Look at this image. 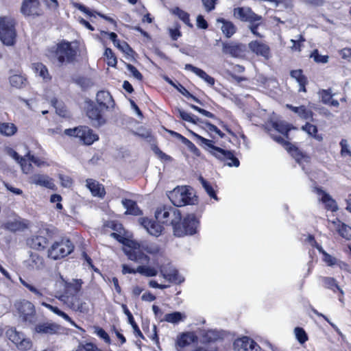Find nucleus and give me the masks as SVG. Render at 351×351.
I'll return each mask as SVG.
<instances>
[{
	"instance_id": "1",
	"label": "nucleus",
	"mask_w": 351,
	"mask_h": 351,
	"mask_svg": "<svg viewBox=\"0 0 351 351\" xmlns=\"http://www.w3.org/2000/svg\"><path fill=\"white\" fill-rule=\"evenodd\" d=\"M128 258L139 264H147L150 258L145 252L156 256L161 254L160 246L154 242L143 241L140 243L128 241L127 247L124 249Z\"/></svg>"
},
{
	"instance_id": "2",
	"label": "nucleus",
	"mask_w": 351,
	"mask_h": 351,
	"mask_svg": "<svg viewBox=\"0 0 351 351\" xmlns=\"http://www.w3.org/2000/svg\"><path fill=\"white\" fill-rule=\"evenodd\" d=\"M193 135L199 141L200 146L210 154L220 160H226V165L229 167H238L240 165L239 159L234 155L233 152L225 150L219 147L215 146L212 140L207 139L202 136L193 132Z\"/></svg>"
},
{
	"instance_id": "3",
	"label": "nucleus",
	"mask_w": 351,
	"mask_h": 351,
	"mask_svg": "<svg viewBox=\"0 0 351 351\" xmlns=\"http://www.w3.org/2000/svg\"><path fill=\"white\" fill-rule=\"evenodd\" d=\"M168 197L171 203L177 207L195 204L197 202V197L193 189L188 186L176 187L169 192Z\"/></svg>"
},
{
	"instance_id": "4",
	"label": "nucleus",
	"mask_w": 351,
	"mask_h": 351,
	"mask_svg": "<svg viewBox=\"0 0 351 351\" xmlns=\"http://www.w3.org/2000/svg\"><path fill=\"white\" fill-rule=\"evenodd\" d=\"M47 55L51 59H57L60 64L71 62L76 55V51L69 42H62L47 50Z\"/></svg>"
},
{
	"instance_id": "5",
	"label": "nucleus",
	"mask_w": 351,
	"mask_h": 351,
	"mask_svg": "<svg viewBox=\"0 0 351 351\" xmlns=\"http://www.w3.org/2000/svg\"><path fill=\"white\" fill-rule=\"evenodd\" d=\"M199 221L193 214L187 215L183 219V221L176 223L173 227L174 234L177 237H183L184 235H193L197 231Z\"/></svg>"
},
{
	"instance_id": "6",
	"label": "nucleus",
	"mask_w": 351,
	"mask_h": 351,
	"mask_svg": "<svg viewBox=\"0 0 351 351\" xmlns=\"http://www.w3.org/2000/svg\"><path fill=\"white\" fill-rule=\"evenodd\" d=\"M155 217L159 222L162 223H169L173 228L176 223L180 221L181 214L176 208L163 206L156 209Z\"/></svg>"
},
{
	"instance_id": "7",
	"label": "nucleus",
	"mask_w": 351,
	"mask_h": 351,
	"mask_svg": "<svg viewBox=\"0 0 351 351\" xmlns=\"http://www.w3.org/2000/svg\"><path fill=\"white\" fill-rule=\"evenodd\" d=\"M15 38L14 20L10 17H0V39L2 43L6 45H12Z\"/></svg>"
},
{
	"instance_id": "8",
	"label": "nucleus",
	"mask_w": 351,
	"mask_h": 351,
	"mask_svg": "<svg viewBox=\"0 0 351 351\" xmlns=\"http://www.w3.org/2000/svg\"><path fill=\"white\" fill-rule=\"evenodd\" d=\"M64 134L67 136H75L80 138L84 144L87 145H92L99 139L98 135L94 133L93 130L84 125H81L73 129H66Z\"/></svg>"
},
{
	"instance_id": "9",
	"label": "nucleus",
	"mask_w": 351,
	"mask_h": 351,
	"mask_svg": "<svg viewBox=\"0 0 351 351\" xmlns=\"http://www.w3.org/2000/svg\"><path fill=\"white\" fill-rule=\"evenodd\" d=\"M73 245L69 240H62L54 243L48 251V256L53 260L64 258L73 250Z\"/></svg>"
},
{
	"instance_id": "10",
	"label": "nucleus",
	"mask_w": 351,
	"mask_h": 351,
	"mask_svg": "<svg viewBox=\"0 0 351 351\" xmlns=\"http://www.w3.org/2000/svg\"><path fill=\"white\" fill-rule=\"evenodd\" d=\"M5 335L19 350H27L32 346V341L26 338L23 332L17 331L14 328H8L5 332Z\"/></svg>"
},
{
	"instance_id": "11",
	"label": "nucleus",
	"mask_w": 351,
	"mask_h": 351,
	"mask_svg": "<svg viewBox=\"0 0 351 351\" xmlns=\"http://www.w3.org/2000/svg\"><path fill=\"white\" fill-rule=\"evenodd\" d=\"M268 132L269 133L270 136L273 138L274 141L277 142L279 144H281L287 152L292 155V156L295 159V160L298 163H301V160H304V161H308V158L304 157L302 153L298 150L297 147L294 145H291L287 141L284 139L282 136H276L271 133V130L268 129Z\"/></svg>"
},
{
	"instance_id": "12",
	"label": "nucleus",
	"mask_w": 351,
	"mask_h": 351,
	"mask_svg": "<svg viewBox=\"0 0 351 351\" xmlns=\"http://www.w3.org/2000/svg\"><path fill=\"white\" fill-rule=\"evenodd\" d=\"M62 327L55 322H44L34 326V332L41 335L49 336L62 333Z\"/></svg>"
},
{
	"instance_id": "13",
	"label": "nucleus",
	"mask_w": 351,
	"mask_h": 351,
	"mask_svg": "<svg viewBox=\"0 0 351 351\" xmlns=\"http://www.w3.org/2000/svg\"><path fill=\"white\" fill-rule=\"evenodd\" d=\"M21 317L25 322L32 324L35 321L36 311L34 305L29 301L23 300L18 306Z\"/></svg>"
},
{
	"instance_id": "14",
	"label": "nucleus",
	"mask_w": 351,
	"mask_h": 351,
	"mask_svg": "<svg viewBox=\"0 0 351 351\" xmlns=\"http://www.w3.org/2000/svg\"><path fill=\"white\" fill-rule=\"evenodd\" d=\"M234 16L242 21L256 23L261 21L262 17L255 14L251 8L248 7L237 8L234 9Z\"/></svg>"
},
{
	"instance_id": "15",
	"label": "nucleus",
	"mask_w": 351,
	"mask_h": 351,
	"mask_svg": "<svg viewBox=\"0 0 351 351\" xmlns=\"http://www.w3.org/2000/svg\"><path fill=\"white\" fill-rule=\"evenodd\" d=\"M234 348L237 351H258L261 349L253 339L246 336L237 339L234 342Z\"/></svg>"
},
{
	"instance_id": "16",
	"label": "nucleus",
	"mask_w": 351,
	"mask_h": 351,
	"mask_svg": "<svg viewBox=\"0 0 351 351\" xmlns=\"http://www.w3.org/2000/svg\"><path fill=\"white\" fill-rule=\"evenodd\" d=\"M86 114L93 126L100 127L106 123V119L102 115L101 110L93 103L88 105Z\"/></svg>"
},
{
	"instance_id": "17",
	"label": "nucleus",
	"mask_w": 351,
	"mask_h": 351,
	"mask_svg": "<svg viewBox=\"0 0 351 351\" xmlns=\"http://www.w3.org/2000/svg\"><path fill=\"white\" fill-rule=\"evenodd\" d=\"M140 223L147 232L154 237H158L162 232L164 228L160 223V222L156 221L147 218H141Z\"/></svg>"
},
{
	"instance_id": "18",
	"label": "nucleus",
	"mask_w": 351,
	"mask_h": 351,
	"mask_svg": "<svg viewBox=\"0 0 351 351\" xmlns=\"http://www.w3.org/2000/svg\"><path fill=\"white\" fill-rule=\"evenodd\" d=\"M222 51L225 54L230 55L234 58L241 57L245 51V46L243 44L236 43H223Z\"/></svg>"
},
{
	"instance_id": "19",
	"label": "nucleus",
	"mask_w": 351,
	"mask_h": 351,
	"mask_svg": "<svg viewBox=\"0 0 351 351\" xmlns=\"http://www.w3.org/2000/svg\"><path fill=\"white\" fill-rule=\"evenodd\" d=\"M47 230H40L39 234L33 237L28 241L30 247L36 250H42L46 247L49 242V238L45 237Z\"/></svg>"
},
{
	"instance_id": "20",
	"label": "nucleus",
	"mask_w": 351,
	"mask_h": 351,
	"mask_svg": "<svg viewBox=\"0 0 351 351\" xmlns=\"http://www.w3.org/2000/svg\"><path fill=\"white\" fill-rule=\"evenodd\" d=\"M286 107L298 114L300 119L310 121H314V112L312 109L304 105L294 106L291 104H287Z\"/></svg>"
},
{
	"instance_id": "21",
	"label": "nucleus",
	"mask_w": 351,
	"mask_h": 351,
	"mask_svg": "<svg viewBox=\"0 0 351 351\" xmlns=\"http://www.w3.org/2000/svg\"><path fill=\"white\" fill-rule=\"evenodd\" d=\"M160 271L161 276L170 282L180 284L184 280V278L179 275L178 270L174 267H161Z\"/></svg>"
},
{
	"instance_id": "22",
	"label": "nucleus",
	"mask_w": 351,
	"mask_h": 351,
	"mask_svg": "<svg viewBox=\"0 0 351 351\" xmlns=\"http://www.w3.org/2000/svg\"><path fill=\"white\" fill-rule=\"evenodd\" d=\"M248 47L250 51L257 56H263L267 60L269 58L270 49L265 43L258 40H253L249 43Z\"/></svg>"
},
{
	"instance_id": "23",
	"label": "nucleus",
	"mask_w": 351,
	"mask_h": 351,
	"mask_svg": "<svg viewBox=\"0 0 351 351\" xmlns=\"http://www.w3.org/2000/svg\"><path fill=\"white\" fill-rule=\"evenodd\" d=\"M96 100L98 105L106 110L112 109L114 106V101L108 91H99L97 93Z\"/></svg>"
},
{
	"instance_id": "24",
	"label": "nucleus",
	"mask_w": 351,
	"mask_h": 351,
	"mask_svg": "<svg viewBox=\"0 0 351 351\" xmlns=\"http://www.w3.org/2000/svg\"><path fill=\"white\" fill-rule=\"evenodd\" d=\"M21 12L26 16L39 15V2L38 0H23Z\"/></svg>"
},
{
	"instance_id": "25",
	"label": "nucleus",
	"mask_w": 351,
	"mask_h": 351,
	"mask_svg": "<svg viewBox=\"0 0 351 351\" xmlns=\"http://www.w3.org/2000/svg\"><path fill=\"white\" fill-rule=\"evenodd\" d=\"M314 191L317 195H322L321 201L324 204L327 210H331L332 212H335L338 210L337 202L328 193L318 187H315Z\"/></svg>"
},
{
	"instance_id": "26",
	"label": "nucleus",
	"mask_w": 351,
	"mask_h": 351,
	"mask_svg": "<svg viewBox=\"0 0 351 351\" xmlns=\"http://www.w3.org/2000/svg\"><path fill=\"white\" fill-rule=\"evenodd\" d=\"M29 182L36 185L52 189L54 184L49 176L43 174H34L29 178Z\"/></svg>"
},
{
	"instance_id": "27",
	"label": "nucleus",
	"mask_w": 351,
	"mask_h": 351,
	"mask_svg": "<svg viewBox=\"0 0 351 351\" xmlns=\"http://www.w3.org/2000/svg\"><path fill=\"white\" fill-rule=\"evenodd\" d=\"M184 69L188 71H191L194 73L196 75L202 79L205 82H206L208 85L213 86L215 84V79L208 75L202 69L197 68L196 66H193L191 64H186L184 66Z\"/></svg>"
},
{
	"instance_id": "28",
	"label": "nucleus",
	"mask_w": 351,
	"mask_h": 351,
	"mask_svg": "<svg viewBox=\"0 0 351 351\" xmlns=\"http://www.w3.org/2000/svg\"><path fill=\"white\" fill-rule=\"evenodd\" d=\"M86 186L91 192L93 196L104 197L105 195V189L102 184L93 179L86 180Z\"/></svg>"
},
{
	"instance_id": "29",
	"label": "nucleus",
	"mask_w": 351,
	"mask_h": 351,
	"mask_svg": "<svg viewBox=\"0 0 351 351\" xmlns=\"http://www.w3.org/2000/svg\"><path fill=\"white\" fill-rule=\"evenodd\" d=\"M301 130L319 142L322 141L324 139L323 134H318L317 127L308 121L301 127Z\"/></svg>"
},
{
	"instance_id": "30",
	"label": "nucleus",
	"mask_w": 351,
	"mask_h": 351,
	"mask_svg": "<svg viewBox=\"0 0 351 351\" xmlns=\"http://www.w3.org/2000/svg\"><path fill=\"white\" fill-rule=\"evenodd\" d=\"M332 223L335 225L337 231L341 237L347 240L351 239V227L342 223L338 219L332 221Z\"/></svg>"
},
{
	"instance_id": "31",
	"label": "nucleus",
	"mask_w": 351,
	"mask_h": 351,
	"mask_svg": "<svg viewBox=\"0 0 351 351\" xmlns=\"http://www.w3.org/2000/svg\"><path fill=\"white\" fill-rule=\"evenodd\" d=\"M217 23L221 24V29L227 38H230L236 32L237 28L231 21L221 18L217 19Z\"/></svg>"
},
{
	"instance_id": "32",
	"label": "nucleus",
	"mask_w": 351,
	"mask_h": 351,
	"mask_svg": "<svg viewBox=\"0 0 351 351\" xmlns=\"http://www.w3.org/2000/svg\"><path fill=\"white\" fill-rule=\"evenodd\" d=\"M186 316L184 313L175 311L171 313L165 314L160 322H166L173 324H178L180 322L185 320Z\"/></svg>"
},
{
	"instance_id": "33",
	"label": "nucleus",
	"mask_w": 351,
	"mask_h": 351,
	"mask_svg": "<svg viewBox=\"0 0 351 351\" xmlns=\"http://www.w3.org/2000/svg\"><path fill=\"white\" fill-rule=\"evenodd\" d=\"M197 341V337L193 332H184L177 338L176 344L180 348H184Z\"/></svg>"
},
{
	"instance_id": "34",
	"label": "nucleus",
	"mask_w": 351,
	"mask_h": 351,
	"mask_svg": "<svg viewBox=\"0 0 351 351\" xmlns=\"http://www.w3.org/2000/svg\"><path fill=\"white\" fill-rule=\"evenodd\" d=\"M322 282L323 283V286L328 289H330L334 293L336 291H339L341 296L343 297L344 295L343 291L339 287L337 284V280L332 277H322Z\"/></svg>"
},
{
	"instance_id": "35",
	"label": "nucleus",
	"mask_w": 351,
	"mask_h": 351,
	"mask_svg": "<svg viewBox=\"0 0 351 351\" xmlns=\"http://www.w3.org/2000/svg\"><path fill=\"white\" fill-rule=\"evenodd\" d=\"M81 280H73L72 282L66 283L65 291L62 295H78L82 288Z\"/></svg>"
},
{
	"instance_id": "36",
	"label": "nucleus",
	"mask_w": 351,
	"mask_h": 351,
	"mask_svg": "<svg viewBox=\"0 0 351 351\" xmlns=\"http://www.w3.org/2000/svg\"><path fill=\"white\" fill-rule=\"evenodd\" d=\"M271 125L276 131L283 134L286 138L289 137V132L291 128H293L285 121H273Z\"/></svg>"
},
{
	"instance_id": "37",
	"label": "nucleus",
	"mask_w": 351,
	"mask_h": 351,
	"mask_svg": "<svg viewBox=\"0 0 351 351\" xmlns=\"http://www.w3.org/2000/svg\"><path fill=\"white\" fill-rule=\"evenodd\" d=\"M164 80L171 84L172 86L176 88L182 95L187 98H191L197 103H200L199 100L195 96L191 95L181 84H175L169 77L165 76Z\"/></svg>"
},
{
	"instance_id": "38",
	"label": "nucleus",
	"mask_w": 351,
	"mask_h": 351,
	"mask_svg": "<svg viewBox=\"0 0 351 351\" xmlns=\"http://www.w3.org/2000/svg\"><path fill=\"white\" fill-rule=\"evenodd\" d=\"M122 204L123 206L127 209L125 213L133 215H139L141 213V210L138 207L136 202L132 199H123L122 200Z\"/></svg>"
},
{
	"instance_id": "39",
	"label": "nucleus",
	"mask_w": 351,
	"mask_h": 351,
	"mask_svg": "<svg viewBox=\"0 0 351 351\" xmlns=\"http://www.w3.org/2000/svg\"><path fill=\"white\" fill-rule=\"evenodd\" d=\"M20 282L27 288L30 292L34 294L35 298L40 300L39 302L42 300L43 297L44 296L43 290L37 288L36 286L32 285V283L23 280L22 278H19Z\"/></svg>"
},
{
	"instance_id": "40",
	"label": "nucleus",
	"mask_w": 351,
	"mask_h": 351,
	"mask_svg": "<svg viewBox=\"0 0 351 351\" xmlns=\"http://www.w3.org/2000/svg\"><path fill=\"white\" fill-rule=\"evenodd\" d=\"M60 301L66 304L68 307L71 309V306L73 304H80L81 302V299L78 295H60L59 296H56Z\"/></svg>"
},
{
	"instance_id": "41",
	"label": "nucleus",
	"mask_w": 351,
	"mask_h": 351,
	"mask_svg": "<svg viewBox=\"0 0 351 351\" xmlns=\"http://www.w3.org/2000/svg\"><path fill=\"white\" fill-rule=\"evenodd\" d=\"M138 274L146 277H154L158 274V269L155 267L141 264L137 267Z\"/></svg>"
},
{
	"instance_id": "42",
	"label": "nucleus",
	"mask_w": 351,
	"mask_h": 351,
	"mask_svg": "<svg viewBox=\"0 0 351 351\" xmlns=\"http://www.w3.org/2000/svg\"><path fill=\"white\" fill-rule=\"evenodd\" d=\"M29 266L32 269H40L43 267L44 261L42 257H40L36 253L31 254L29 258L27 261Z\"/></svg>"
},
{
	"instance_id": "43",
	"label": "nucleus",
	"mask_w": 351,
	"mask_h": 351,
	"mask_svg": "<svg viewBox=\"0 0 351 351\" xmlns=\"http://www.w3.org/2000/svg\"><path fill=\"white\" fill-rule=\"evenodd\" d=\"M17 131V128L12 123H0V134L10 136L14 135Z\"/></svg>"
},
{
	"instance_id": "44",
	"label": "nucleus",
	"mask_w": 351,
	"mask_h": 351,
	"mask_svg": "<svg viewBox=\"0 0 351 351\" xmlns=\"http://www.w3.org/2000/svg\"><path fill=\"white\" fill-rule=\"evenodd\" d=\"M172 13L177 16L189 27H193V24L190 21L189 14L184 10L176 7L172 10Z\"/></svg>"
},
{
	"instance_id": "45",
	"label": "nucleus",
	"mask_w": 351,
	"mask_h": 351,
	"mask_svg": "<svg viewBox=\"0 0 351 351\" xmlns=\"http://www.w3.org/2000/svg\"><path fill=\"white\" fill-rule=\"evenodd\" d=\"M202 338L205 343L214 342L221 338V334L216 330H209L204 332Z\"/></svg>"
},
{
	"instance_id": "46",
	"label": "nucleus",
	"mask_w": 351,
	"mask_h": 351,
	"mask_svg": "<svg viewBox=\"0 0 351 351\" xmlns=\"http://www.w3.org/2000/svg\"><path fill=\"white\" fill-rule=\"evenodd\" d=\"M323 261L328 266L338 265L341 269H346L347 267L346 264L340 261H338L336 258L332 256L327 252L324 253V255L323 256Z\"/></svg>"
},
{
	"instance_id": "47",
	"label": "nucleus",
	"mask_w": 351,
	"mask_h": 351,
	"mask_svg": "<svg viewBox=\"0 0 351 351\" xmlns=\"http://www.w3.org/2000/svg\"><path fill=\"white\" fill-rule=\"evenodd\" d=\"M4 228L10 231L16 232L25 228V224L17 220H10L4 224Z\"/></svg>"
},
{
	"instance_id": "48",
	"label": "nucleus",
	"mask_w": 351,
	"mask_h": 351,
	"mask_svg": "<svg viewBox=\"0 0 351 351\" xmlns=\"http://www.w3.org/2000/svg\"><path fill=\"white\" fill-rule=\"evenodd\" d=\"M9 80L11 86L17 88H23L26 82V79L21 75H13Z\"/></svg>"
},
{
	"instance_id": "49",
	"label": "nucleus",
	"mask_w": 351,
	"mask_h": 351,
	"mask_svg": "<svg viewBox=\"0 0 351 351\" xmlns=\"http://www.w3.org/2000/svg\"><path fill=\"white\" fill-rule=\"evenodd\" d=\"M20 165L22 171L28 174L32 172L33 167L32 165L31 160H29L26 155L24 157H22L18 162Z\"/></svg>"
},
{
	"instance_id": "50",
	"label": "nucleus",
	"mask_w": 351,
	"mask_h": 351,
	"mask_svg": "<svg viewBox=\"0 0 351 351\" xmlns=\"http://www.w3.org/2000/svg\"><path fill=\"white\" fill-rule=\"evenodd\" d=\"M199 180L201 182L203 188L204 189V190L207 193V194L211 198H213L216 201H217L218 197L216 195L215 191L214 190L213 186L210 185V184L208 182H207L206 180H204L202 177H199Z\"/></svg>"
},
{
	"instance_id": "51",
	"label": "nucleus",
	"mask_w": 351,
	"mask_h": 351,
	"mask_svg": "<svg viewBox=\"0 0 351 351\" xmlns=\"http://www.w3.org/2000/svg\"><path fill=\"white\" fill-rule=\"evenodd\" d=\"M35 71L38 74L43 80L50 79L48 70L47 67L42 63L38 62L34 64Z\"/></svg>"
},
{
	"instance_id": "52",
	"label": "nucleus",
	"mask_w": 351,
	"mask_h": 351,
	"mask_svg": "<svg viewBox=\"0 0 351 351\" xmlns=\"http://www.w3.org/2000/svg\"><path fill=\"white\" fill-rule=\"evenodd\" d=\"M178 112L180 118L186 121L193 123H196L197 121H199V119L197 117H195V116L193 115L192 114L189 113L182 109H178Z\"/></svg>"
},
{
	"instance_id": "53",
	"label": "nucleus",
	"mask_w": 351,
	"mask_h": 351,
	"mask_svg": "<svg viewBox=\"0 0 351 351\" xmlns=\"http://www.w3.org/2000/svg\"><path fill=\"white\" fill-rule=\"evenodd\" d=\"M291 76L294 78L298 84L307 83V79L302 74V71L301 69L291 71Z\"/></svg>"
},
{
	"instance_id": "54",
	"label": "nucleus",
	"mask_w": 351,
	"mask_h": 351,
	"mask_svg": "<svg viewBox=\"0 0 351 351\" xmlns=\"http://www.w3.org/2000/svg\"><path fill=\"white\" fill-rule=\"evenodd\" d=\"M134 134L136 136H138L143 138L147 139L148 141L152 140V134L149 130L147 129L144 127H141L137 129Z\"/></svg>"
},
{
	"instance_id": "55",
	"label": "nucleus",
	"mask_w": 351,
	"mask_h": 351,
	"mask_svg": "<svg viewBox=\"0 0 351 351\" xmlns=\"http://www.w3.org/2000/svg\"><path fill=\"white\" fill-rule=\"evenodd\" d=\"M311 58H313L314 61L317 63H327L328 62V56L320 55L317 49L313 50L311 54Z\"/></svg>"
},
{
	"instance_id": "56",
	"label": "nucleus",
	"mask_w": 351,
	"mask_h": 351,
	"mask_svg": "<svg viewBox=\"0 0 351 351\" xmlns=\"http://www.w3.org/2000/svg\"><path fill=\"white\" fill-rule=\"evenodd\" d=\"M104 56L108 59V64L110 66H115L117 61V58L114 56L112 51L110 48H106L104 52Z\"/></svg>"
},
{
	"instance_id": "57",
	"label": "nucleus",
	"mask_w": 351,
	"mask_h": 351,
	"mask_svg": "<svg viewBox=\"0 0 351 351\" xmlns=\"http://www.w3.org/2000/svg\"><path fill=\"white\" fill-rule=\"evenodd\" d=\"M339 145L341 147V156L345 157L346 156H349L351 157V150L349 148V145L348 141L346 139H341L339 143Z\"/></svg>"
},
{
	"instance_id": "58",
	"label": "nucleus",
	"mask_w": 351,
	"mask_h": 351,
	"mask_svg": "<svg viewBox=\"0 0 351 351\" xmlns=\"http://www.w3.org/2000/svg\"><path fill=\"white\" fill-rule=\"evenodd\" d=\"M295 335L296 339L300 343H304L308 339L307 335L304 330L302 328L297 327L295 328Z\"/></svg>"
},
{
	"instance_id": "59",
	"label": "nucleus",
	"mask_w": 351,
	"mask_h": 351,
	"mask_svg": "<svg viewBox=\"0 0 351 351\" xmlns=\"http://www.w3.org/2000/svg\"><path fill=\"white\" fill-rule=\"evenodd\" d=\"M71 309L75 311H79L80 313H84L88 312L89 307H88V304L86 302L81 300L80 304H73V305L71 306Z\"/></svg>"
},
{
	"instance_id": "60",
	"label": "nucleus",
	"mask_w": 351,
	"mask_h": 351,
	"mask_svg": "<svg viewBox=\"0 0 351 351\" xmlns=\"http://www.w3.org/2000/svg\"><path fill=\"white\" fill-rule=\"evenodd\" d=\"M95 332L99 337L104 339V341L106 343L109 344L110 343V338L109 335L103 328H99V327H95Z\"/></svg>"
},
{
	"instance_id": "61",
	"label": "nucleus",
	"mask_w": 351,
	"mask_h": 351,
	"mask_svg": "<svg viewBox=\"0 0 351 351\" xmlns=\"http://www.w3.org/2000/svg\"><path fill=\"white\" fill-rule=\"evenodd\" d=\"M71 5H73V8L78 9L79 10L85 13L86 14H87L89 16H95L94 12L93 11H91L90 10H89L88 8H86L83 4L72 1Z\"/></svg>"
},
{
	"instance_id": "62",
	"label": "nucleus",
	"mask_w": 351,
	"mask_h": 351,
	"mask_svg": "<svg viewBox=\"0 0 351 351\" xmlns=\"http://www.w3.org/2000/svg\"><path fill=\"white\" fill-rule=\"evenodd\" d=\"M183 144H184L193 154L197 156H200L201 152L199 149L188 138L183 140Z\"/></svg>"
},
{
	"instance_id": "63",
	"label": "nucleus",
	"mask_w": 351,
	"mask_h": 351,
	"mask_svg": "<svg viewBox=\"0 0 351 351\" xmlns=\"http://www.w3.org/2000/svg\"><path fill=\"white\" fill-rule=\"evenodd\" d=\"M218 0H202L205 10L208 12H211L215 8V4Z\"/></svg>"
},
{
	"instance_id": "64",
	"label": "nucleus",
	"mask_w": 351,
	"mask_h": 351,
	"mask_svg": "<svg viewBox=\"0 0 351 351\" xmlns=\"http://www.w3.org/2000/svg\"><path fill=\"white\" fill-rule=\"evenodd\" d=\"M322 101L325 104H329L332 99V95L329 90H322L320 92Z\"/></svg>"
}]
</instances>
